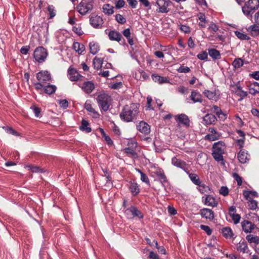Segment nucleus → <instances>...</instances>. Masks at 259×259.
Returning <instances> with one entry per match:
<instances>
[{"instance_id":"nucleus-32","label":"nucleus","mask_w":259,"mask_h":259,"mask_svg":"<svg viewBox=\"0 0 259 259\" xmlns=\"http://www.w3.org/2000/svg\"><path fill=\"white\" fill-rule=\"evenodd\" d=\"M235 92L236 94L240 97L239 101H241L244 98L247 96V92L242 90L240 86H237Z\"/></svg>"},{"instance_id":"nucleus-46","label":"nucleus","mask_w":259,"mask_h":259,"mask_svg":"<svg viewBox=\"0 0 259 259\" xmlns=\"http://www.w3.org/2000/svg\"><path fill=\"white\" fill-rule=\"evenodd\" d=\"M124 152L128 156L135 157L137 156V153L132 148L127 147L124 149Z\"/></svg>"},{"instance_id":"nucleus-48","label":"nucleus","mask_w":259,"mask_h":259,"mask_svg":"<svg viewBox=\"0 0 259 259\" xmlns=\"http://www.w3.org/2000/svg\"><path fill=\"white\" fill-rule=\"evenodd\" d=\"M114 4L115 8L119 9L124 7L125 2L124 0L115 1Z\"/></svg>"},{"instance_id":"nucleus-33","label":"nucleus","mask_w":259,"mask_h":259,"mask_svg":"<svg viewBox=\"0 0 259 259\" xmlns=\"http://www.w3.org/2000/svg\"><path fill=\"white\" fill-rule=\"evenodd\" d=\"M93 64L95 69L98 70L102 67L103 60L101 58L95 57L93 59Z\"/></svg>"},{"instance_id":"nucleus-28","label":"nucleus","mask_w":259,"mask_h":259,"mask_svg":"<svg viewBox=\"0 0 259 259\" xmlns=\"http://www.w3.org/2000/svg\"><path fill=\"white\" fill-rule=\"evenodd\" d=\"M222 233L224 237L226 238H231L233 236V233L230 227H225L222 229Z\"/></svg>"},{"instance_id":"nucleus-29","label":"nucleus","mask_w":259,"mask_h":259,"mask_svg":"<svg viewBox=\"0 0 259 259\" xmlns=\"http://www.w3.org/2000/svg\"><path fill=\"white\" fill-rule=\"evenodd\" d=\"M155 175L163 185L167 182L166 177L163 171L160 170L157 171L155 172Z\"/></svg>"},{"instance_id":"nucleus-27","label":"nucleus","mask_w":259,"mask_h":259,"mask_svg":"<svg viewBox=\"0 0 259 259\" xmlns=\"http://www.w3.org/2000/svg\"><path fill=\"white\" fill-rule=\"evenodd\" d=\"M103 12L108 15H112L114 13V7L110 4H105L103 6Z\"/></svg>"},{"instance_id":"nucleus-25","label":"nucleus","mask_w":259,"mask_h":259,"mask_svg":"<svg viewBox=\"0 0 259 259\" xmlns=\"http://www.w3.org/2000/svg\"><path fill=\"white\" fill-rule=\"evenodd\" d=\"M73 49L78 54H81L85 51L84 46L78 42H75L73 44Z\"/></svg>"},{"instance_id":"nucleus-51","label":"nucleus","mask_w":259,"mask_h":259,"mask_svg":"<svg viewBox=\"0 0 259 259\" xmlns=\"http://www.w3.org/2000/svg\"><path fill=\"white\" fill-rule=\"evenodd\" d=\"M34 85L35 89L37 91H44V88L45 84L40 81H38V82L34 83Z\"/></svg>"},{"instance_id":"nucleus-47","label":"nucleus","mask_w":259,"mask_h":259,"mask_svg":"<svg viewBox=\"0 0 259 259\" xmlns=\"http://www.w3.org/2000/svg\"><path fill=\"white\" fill-rule=\"evenodd\" d=\"M249 217L253 224L256 223V225L259 224V216L255 213H250L249 214Z\"/></svg>"},{"instance_id":"nucleus-11","label":"nucleus","mask_w":259,"mask_h":259,"mask_svg":"<svg viewBox=\"0 0 259 259\" xmlns=\"http://www.w3.org/2000/svg\"><path fill=\"white\" fill-rule=\"evenodd\" d=\"M36 76L38 81L45 84L47 81L51 80V74L48 71H41L36 74Z\"/></svg>"},{"instance_id":"nucleus-36","label":"nucleus","mask_w":259,"mask_h":259,"mask_svg":"<svg viewBox=\"0 0 259 259\" xmlns=\"http://www.w3.org/2000/svg\"><path fill=\"white\" fill-rule=\"evenodd\" d=\"M25 168H27L28 170H30L32 172L42 173L45 172V171L39 167L32 164L25 165Z\"/></svg>"},{"instance_id":"nucleus-35","label":"nucleus","mask_w":259,"mask_h":259,"mask_svg":"<svg viewBox=\"0 0 259 259\" xmlns=\"http://www.w3.org/2000/svg\"><path fill=\"white\" fill-rule=\"evenodd\" d=\"M246 239L250 243H254L256 245L259 244V237L257 236H253L251 234L247 235Z\"/></svg>"},{"instance_id":"nucleus-21","label":"nucleus","mask_w":259,"mask_h":259,"mask_svg":"<svg viewBox=\"0 0 259 259\" xmlns=\"http://www.w3.org/2000/svg\"><path fill=\"white\" fill-rule=\"evenodd\" d=\"M203 120L204 124L209 125L214 124L217 121V118L212 114H207L203 117Z\"/></svg>"},{"instance_id":"nucleus-20","label":"nucleus","mask_w":259,"mask_h":259,"mask_svg":"<svg viewBox=\"0 0 259 259\" xmlns=\"http://www.w3.org/2000/svg\"><path fill=\"white\" fill-rule=\"evenodd\" d=\"M190 98L194 103L202 102V95L197 91L193 90Z\"/></svg>"},{"instance_id":"nucleus-52","label":"nucleus","mask_w":259,"mask_h":259,"mask_svg":"<svg viewBox=\"0 0 259 259\" xmlns=\"http://www.w3.org/2000/svg\"><path fill=\"white\" fill-rule=\"evenodd\" d=\"M200 228H201V229L205 231L208 235H210L211 234L212 230L210 228L209 226L204 225H201L200 226Z\"/></svg>"},{"instance_id":"nucleus-60","label":"nucleus","mask_w":259,"mask_h":259,"mask_svg":"<svg viewBox=\"0 0 259 259\" xmlns=\"http://www.w3.org/2000/svg\"><path fill=\"white\" fill-rule=\"evenodd\" d=\"M59 104L61 107L64 109H66L68 107V102L65 99L60 100Z\"/></svg>"},{"instance_id":"nucleus-31","label":"nucleus","mask_w":259,"mask_h":259,"mask_svg":"<svg viewBox=\"0 0 259 259\" xmlns=\"http://www.w3.org/2000/svg\"><path fill=\"white\" fill-rule=\"evenodd\" d=\"M205 204L210 206L215 207L217 206L218 203L213 197L207 196L205 199Z\"/></svg>"},{"instance_id":"nucleus-59","label":"nucleus","mask_w":259,"mask_h":259,"mask_svg":"<svg viewBox=\"0 0 259 259\" xmlns=\"http://www.w3.org/2000/svg\"><path fill=\"white\" fill-rule=\"evenodd\" d=\"M229 193L228 188L226 186H222L220 190V193L224 196L228 195Z\"/></svg>"},{"instance_id":"nucleus-26","label":"nucleus","mask_w":259,"mask_h":259,"mask_svg":"<svg viewBox=\"0 0 259 259\" xmlns=\"http://www.w3.org/2000/svg\"><path fill=\"white\" fill-rule=\"evenodd\" d=\"M57 90L56 85L48 84L45 85L44 92L48 95H52L55 93Z\"/></svg>"},{"instance_id":"nucleus-56","label":"nucleus","mask_w":259,"mask_h":259,"mask_svg":"<svg viewBox=\"0 0 259 259\" xmlns=\"http://www.w3.org/2000/svg\"><path fill=\"white\" fill-rule=\"evenodd\" d=\"M207 57L208 55L206 52H202L197 55V58L201 60H206Z\"/></svg>"},{"instance_id":"nucleus-6","label":"nucleus","mask_w":259,"mask_h":259,"mask_svg":"<svg viewBox=\"0 0 259 259\" xmlns=\"http://www.w3.org/2000/svg\"><path fill=\"white\" fill-rule=\"evenodd\" d=\"M124 213L128 219H133L135 217H137L139 219H143L144 218V215L142 212L134 206H131L126 209L124 211Z\"/></svg>"},{"instance_id":"nucleus-8","label":"nucleus","mask_w":259,"mask_h":259,"mask_svg":"<svg viewBox=\"0 0 259 259\" xmlns=\"http://www.w3.org/2000/svg\"><path fill=\"white\" fill-rule=\"evenodd\" d=\"M68 78L71 81H77L82 80L83 76L80 74L78 71L74 68L70 66L67 71Z\"/></svg>"},{"instance_id":"nucleus-63","label":"nucleus","mask_w":259,"mask_h":259,"mask_svg":"<svg viewBox=\"0 0 259 259\" xmlns=\"http://www.w3.org/2000/svg\"><path fill=\"white\" fill-rule=\"evenodd\" d=\"M73 31L78 34L79 36L81 35L83 32L80 27L73 26L72 28Z\"/></svg>"},{"instance_id":"nucleus-18","label":"nucleus","mask_w":259,"mask_h":259,"mask_svg":"<svg viewBox=\"0 0 259 259\" xmlns=\"http://www.w3.org/2000/svg\"><path fill=\"white\" fill-rule=\"evenodd\" d=\"M175 119L179 123L183 124L187 126L190 125V120L188 117L184 114H181L179 115L175 116Z\"/></svg>"},{"instance_id":"nucleus-13","label":"nucleus","mask_w":259,"mask_h":259,"mask_svg":"<svg viewBox=\"0 0 259 259\" xmlns=\"http://www.w3.org/2000/svg\"><path fill=\"white\" fill-rule=\"evenodd\" d=\"M90 22L91 25L96 28H101L103 24L102 18L98 15L92 16L90 18Z\"/></svg>"},{"instance_id":"nucleus-2","label":"nucleus","mask_w":259,"mask_h":259,"mask_svg":"<svg viewBox=\"0 0 259 259\" xmlns=\"http://www.w3.org/2000/svg\"><path fill=\"white\" fill-rule=\"evenodd\" d=\"M226 146L222 141H219L214 143L212 146V156L214 159L219 162L221 161L224 164V158L223 154L225 153Z\"/></svg>"},{"instance_id":"nucleus-7","label":"nucleus","mask_w":259,"mask_h":259,"mask_svg":"<svg viewBox=\"0 0 259 259\" xmlns=\"http://www.w3.org/2000/svg\"><path fill=\"white\" fill-rule=\"evenodd\" d=\"M76 8L77 11L80 14L84 15L93 9V5L91 4V2H87L82 0Z\"/></svg>"},{"instance_id":"nucleus-9","label":"nucleus","mask_w":259,"mask_h":259,"mask_svg":"<svg viewBox=\"0 0 259 259\" xmlns=\"http://www.w3.org/2000/svg\"><path fill=\"white\" fill-rule=\"evenodd\" d=\"M171 163L174 166L182 169L187 173H188L189 167L186 162L181 159L174 157L171 159Z\"/></svg>"},{"instance_id":"nucleus-19","label":"nucleus","mask_w":259,"mask_h":259,"mask_svg":"<svg viewBox=\"0 0 259 259\" xmlns=\"http://www.w3.org/2000/svg\"><path fill=\"white\" fill-rule=\"evenodd\" d=\"M236 249L243 253H248L249 251L247 244L245 241H240L236 245Z\"/></svg>"},{"instance_id":"nucleus-34","label":"nucleus","mask_w":259,"mask_h":259,"mask_svg":"<svg viewBox=\"0 0 259 259\" xmlns=\"http://www.w3.org/2000/svg\"><path fill=\"white\" fill-rule=\"evenodd\" d=\"M152 78L154 82H158L159 83H163L167 82L166 78L157 74H153L152 75Z\"/></svg>"},{"instance_id":"nucleus-54","label":"nucleus","mask_w":259,"mask_h":259,"mask_svg":"<svg viewBox=\"0 0 259 259\" xmlns=\"http://www.w3.org/2000/svg\"><path fill=\"white\" fill-rule=\"evenodd\" d=\"M220 137V136H217L213 134H208L205 136V139L210 141H213L218 140Z\"/></svg>"},{"instance_id":"nucleus-23","label":"nucleus","mask_w":259,"mask_h":259,"mask_svg":"<svg viewBox=\"0 0 259 259\" xmlns=\"http://www.w3.org/2000/svg\"><path fill=\"white\" fill-rule=\"evenodd\" d=\"M237 157L241 163H245L249 160L248 154L244 151L240 150L238 153Z\"/></svg>"},{"instance_id":"nucleus-16","label":"nucleus","mask_w":259,"mask_h":259,"mask_svg":"<svg viewBox=\"0 0 259 259\" xmlns=\"http://www.w3.org/2000/svg\"><path fill=\"white\" fill-rule=\"evenodd\" d=\"M200 213L202 218L209 220H212L214 217L213 211L209 208H204L200 209Z\"/></svg>"},{"instance_id":"nucleus-64","label":"nucleus","mask_w":259,"mask_h":259,"mask_svg":"<svg viewBox=\"0 0 259 259\" xmlns=\"http://www.w3.org/2000/svg\"><path fill=\"white\" fill-rule=\"evenodd\" d=\"M6 132L8 134H12L13 135H15V136H20V134L17 132L15 131L13 128H12L11 127H8V128H6Z\"/></svg>"},{"instance_id":"nucleus-55","label":"nucleus","mask_w":259,"mask_h":259,"mask_svg":"<svg viewBox=\"0 0 259 259\" xmlns=\"http://www.w3.org/2000/svg\"><path fill=\"white\" fill-rule=\"evenodd\" d=\"M31 109L32 110L34 114H35V116L36 117H38L40 116V113L41 110L39 108H38L35 106H33L31 107Z\"/></svg>"},{"instance_id":"nucleus-4","label":"nucleus","mask_w":259,"mask_h":259,"mask_svg":"<svg viewBox=\"0 0 259 259\" xmlns=\"http://www.w3.org/2000/svg\"><path fill=\"white\" fill-rule=\"evenodd\" d=\"M97 103L102 111H107L111 105L112 100L107 94H101L97 98Z\"/></svg>"},{"instance_id":"nucleus-41","label":"nucleus","mask_w":259,"mask_h":259,"mask_svg":"<svg viewBox=\"0 0 259 259\" xmlns=\"http://www.w3.org/2000/svg\"><path fill=\"white\" fill-rule=\"evenodd\" d=\"M189 178L192 182L196 185H200L201 181L198 176L195 174H190L189 175Z\"/></svg>"},{"instance_id":"nucleus-24","label":"nucleus","mask_w":259,"mask_h":259,"mask_svg":"<svg viewBox=\"0 0 259 259\" xmlns=\"http://www.w3.org/2000/svg\"><path fill=\"white\" fill-rule=\"evenodd\" d=\"M249 89V93L252 95L259 93V82L254 81L251 83Z\"/></svg>"},{"instance_id":"nucleus-62","label":"nucleus","mask_w":259,"mask_h":259,"mask_svg":"<svg viewBox=\"0 0 259 259\" xmlns=\"http://www.w3.org/2000/svg\"><path fill=\"white\" fill-rule=\"evenodd\" d=\"M233 178L237 181V184L238 186H241L242 183V178L241 177L239 176V175L237 173H234L233 174Z\"/></svg>"},{"instance_id":"nucleus-22","label":"nucleus","mask_w":259,"mask_h":259,"mask_svg":"<svg viewBox=\"0 0 259 259\" xmlns=\"http://www.w3.org/2000/svg\"><path fill=\"white\" fill-rule=\"evenodd\" d=\"M108 36L111 40H115L118 42H119L122 38L121 34L116 30L110 31L109 32Z\"/></svg>"},{"instance_id":"nucleus-37","label":"nucleus","mask_w":259,"mask_h":259,"mask_svg":"<svg viewBox=\"0 0 259 259\" xmlns=\"http://www.w3.org/2000/svg\"><path fill=\"white\" fill-rule=\"evenodd\" d=\"M90 53L93 55L96 54L99 51V46L98 44L91 42L90 44Z\"/></svg>"},{"instance_id":"nucleus-1","label":"nucleus","mask_w":259,"mask_h":259,"mask_svg":"<svg viewBox=\"0 0 259 259\" xmlns=\"http://www.w3.org/2000/svg\"><path fill=\"white\" fill-rule=\"evenodd\" d=\"M139 106L134 103L124 106L119 114L120 118L125 122L133 121L139 113Z\"/></svg>"},{"instance_id":"nucleus-43","label":"nucleus","mask_w":259,"mask_h":259,"mask_svg":"<svg viewBox=\"0 0 259 259\" xmlns=\"http://www.w3.org/2000/svg\"><path fill=\"white\" fill-rule=\"evenodd\" d=\"M235 34L236 36L239 39L241 40H249L250 39V37L248 36L247 34H244L242 32H241L238 31H235Z\"/></svg>"},{"instance_id":"nucleus-5","label":"nucleus","mask_w":259,"mask_h":259,"mask_svg":"<svg viewBox=\"0 0 259 259\" xmlns=\"http://www.w3.org/2000/svg\"><path fill=\"white\" fill-rule=\"evenodd\" d=\"M48 56V52L42 47H39L36 48L34 51L33 57L35 60L38 63H42L46 59Z\"/></svg>"},{"instance_id":"nucleus-40","label":"nucleus","mask_w":259,"mask_h":259,"mask_svg":"<svg viewBox=\"0 0 259 259\" xmlns=\"http://www.w3.org/2000/svg\"><path fill=\"white\" fill-rule=\"evenodd\" d=\"M243 64V60L240 58L235 59L232 62V65L235 69L240 68Z\"/></svg>"},{"instance_id":"nucleus-17","label":"nucleus","mask_w":259,"mask_h":259,"mask_svg":"<svg viewBox=\"0 0 259 259\" xmlns=\"http://www.w3.org/2000/svg\"><path fill=\"white\" fill-rule=\"evenodd\" d=\"M210 111L215 113L218 118L221 120H225L226 119V114L224 113L221 108L217 105H213L210 109Z\"/></svg>"},{"instance_id":"nucleus-44","label":"nucleus","mask_w":259,"mask_h":259,"mask_svg":"<svg viewBox=\"0 0 259 259\" xmlns=\"http://www.w3.org/2000/svg\"><path fill=\"white\" fill-rule=\"evenodd\" d=\"M248 207L251 210H255L257 207V202L253 199H249Z\"/></svg>"},{"instance_id":"nucleus-45","label":"nucleus","mask_w":259,"mask_h":259,"mask_svg":"<svg viewBox=\"0 0 259 259\" xmlns=\"http://www.w3.org/2000/svg\"><path fill=\"white\" fill-rule=\"evenodd\" d=\"M48 10L49 13V18L52 19L56 15V11L54 7L52 5H49L48 7Z\"/></svg>"},{"instance_id":"nucleus-12","label":"nucleus","mask_w":259,"mask_h":259,"mask_svg":"<svg viewBox=\"0 0 259 259\" xmlns=\"http://www.w3.org/2000/svg\"><path fill=\"white\" fill-rule=\"evenodd\" d=\"M241 227L245 233H250L255 229V225L250 221L245 220L241 222Z\"/></svg>"},{"instance_id":"nucleus-57","label":"nucleus","mask_w":259,"mask_h":259,"mask_svg":"<svg viewBox=\"0 0 259 259\" xmlns=\"http://www.w3.org/2000/svg\"><path fill=\"white\" fill-rule=\"evenodd\" d=\"M177 71L180 73H188L190 72V69L187 66H181Z\"/></svg>"},{"instance_id":"nucleus-38","label":"nucleus","mask_w":259,"mask_h":259,"mask_svg":"<svg viewBox=\"0 0 259 259\" xmlns=\"http://www.w3.org/2000/svg\"><path fill=\"white\" fill-rule=\"evenodd\" d=\"M208 54L213 59H219L221 56L220 52L214 49H209Z\"/></svg>"},{"instance_id":"nucleus-49","label":"nucleus","mask_w":259,"mask_h":259,"mask_svg":"<svg viewBox=\"0 0 259 259\" xmlns=\"http://www.w3.org/2000/svg\"><path fill=\"white\" fill-rule=\"evenodd\" d=\"M116 20L120 24H123L126 22L125 18L121 15L118 14L115 15Z\"/></svg>"},{"instance_id":"nucleus-53","label":"nucleus","mask_w":259,"mask_h":259,"mask_svg":"<svg viewBox=\"0 0 259 259\" xmlns=\"http://www.w3.org/2000/svg\"><path fill=\"white\" fill-rule=\"evenodd\" d=\"M230 216L231 217L235 224H237L239 222L241 219V217L239 214L231 213Z\"/></svg>"},{"instance_id":"nucleus-39","label":"nucleus","mask_w":259,"mask_h":259,"mask_svg":"<svg viewBox=\"0 0 259 259\" xmlns=\"http://www.w3.org/2000/svg\"><path fill=\"white\" fill-rule=\"evenodd\" d=\"M129 188L134 195H136L140 192V189L137 183H131Z\"/></svg>"},{"instance_id":"nucleus-50","label":"nucleus","mask_w":259,"mask_h":259,"mask_svg":"<svg viewBox=\"0 0 259 259\" xmlns=\"http://www.w3.org/2000/svg\"><path fill=\"white\" fill-rule=\"evenodd\" d=\"M205 96L209 100H212L215 96V94L214 92H211L208 90H205L203 92Z\"/></svg>"},{"instance_id":"nucleus-30","label":"nucleus","mask_w":259,"mask_h":259,"mask_svg":"<svg viewBox=\"0 0 259 259\" xmlns=\"http://www.w3.org/2000/svg\"><path fill=\"white\" fill-rule=\"evenodd\" d=\"M89 123L86 120L83 119L81 121V124L80 126V130L82 131H85L86 133H90L92 128L89 126Z\"/></svg>"},{"instance_id":"nucleus-58","label":"nucleus","mask_w":259,"mask_h":259,"mask_svg":"<svg viewBox=\"0 0 259 259\" xmlns=\"http://www.w3.org/2000/svg\"><path fill=\"white\" fill-rule=\"evenodd\" d=\"M141 180L146 183V184L150 185V181L148 176L144 173H142L141 176Z\"/></svg>"},{"instance_id":"nucleus-42","label":"nucleus","mask_w":259,"mask_h":259,"mask_svg":"<svg viewBox=\"0 0 259 259\" xmlns=\"http://www.w3.org/2000/svg\"><path fill=\"white\" fill-rule=\"evenodd\" d=\"M251 195L253 197H258V193L255 191H245L243 192V195L246 200H249V199H252L249 197V195Z\"/></svg>"},{"instance_id":"nucleus-10","label":"nucleus","mask_w":259,"mask_h":259,"mask_svg":"<svg viewBox=\"0 0 259 259\" xmlns=\"http://www.w3.org/2000/svg\"><path fill=\"white\" fill-rule=\"evenodd\" d=\"M170 2L169 0H156V5L158 7L159 10L157 11L159 13H166L169 12L167 7L169 6Z\"/></svg>"},{"instance_id":"nucleus-14","label":"nucleus","mask_w":259,"mask_h":259,"mask_svg":"<svg viewBox=\"0 0 259 259\" xmlns=\"http://www.w3.org/2000/svg\"><path fill=\"white\" fill-rule=\"evenodd\" d=\"M137 129L141 133L147 135L150 133V125L144 121H141L137 125Z\"/></svg>"},{"instance_id":"nucleus-3","label":"nucleus","mask_w":259,"mask_h":259,"mask_svg":"<svg viewBox=\"0 0 259 259\" xmlns=\"http://www.w3.org/2000/svg\"><path fill=\"white\" fill-rule=\"evenodd\" d=\"M259 8V0H248L242 8L243 14L251 18L252 14Z\"/></svg>"},{"instance_id":"nucleus-15","label":"nucleus","mask_w":259,"mask_h":259,"mask_svg":"<svg viewBox=\"0 0 259 259\" xmlns=\"http://www.w3.org/2000/svg\"><path fill=\"white\" fill-rule=\"evenodd\" d=\"M78 86L86 93L90 94L95 89V85L91 81H84L81 85L78 84Z\"/></svg>"},{"instance_id":"nucleus-61","label":"nucleus","mask_w":259,"mask_h":259,"mask_svg":"<svg viewBox=\"0 0 259 259\" xmlns=\"http://www.w3.org/2000/svg\"><path fill=\"white\" fill-rule=\"evenodd\" d=\"M84 108L87 111L90 112L96 113L95 109L92 107L90 103L86 102L84 105Z\"/></svg>"}]
</instances>
